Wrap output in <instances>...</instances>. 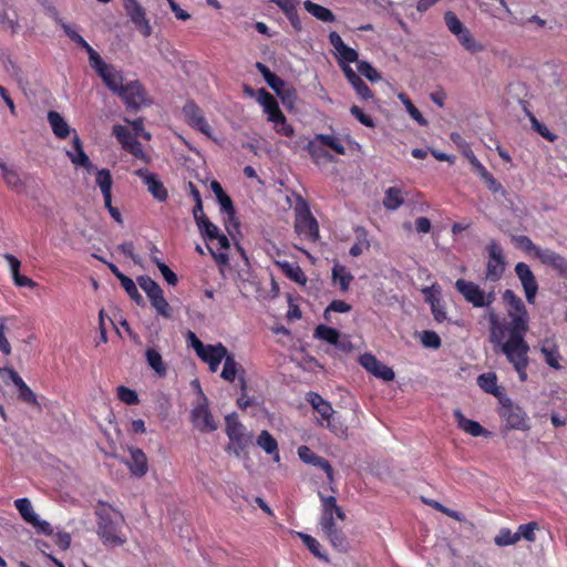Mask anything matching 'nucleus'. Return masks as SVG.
I'll return each instance as SVG.
<instances>
[{
	"label": "nucleus",
	"mask_w": 567,
	"mask_h": 567,
	"mask_svg": "<svg viewBox=\"0 0 567 567\" xmlns=\"http://www.w3.org/2000/svg\"><path fill=\"white\" fill-rule=\"evenodd\" d=\"M318 495L321 501L320 526L324 536L336 549L347 551L349 543L341 527L336 522L337 519L341 522L346 519L344 511L337 504L334 496H326L321 492Z\"/></svg>",
	"instance_id": "obj_1"
},
{
	"label": "nucleus",
	"mask_w": 567,
	"mask_h": 567,
	"mask_svg": "<svg viewBox=\"0 0 567 567\" xmlns=\"http://www.w3.org/2000/svg\"><path fill=\"white\" fill-rule=\"evenodd\" d=\"M527 331L528 327H524L523 322L508 326L506 337L491 342L494 352L503 353L513 367L523 365L524 362L529 361V346L525 340Z\"/></svg>",
	"instance_id": "obj_2"
},
{
	"label": "nucleus",
	"mask_w": 567,
	"mask_h": 567,
	"mask_svg": "<svg viewBox=\"0 0 567 567\" xmlns=\"http://www.w3.org/2000/svg\"><path fill=\"white\" fill-rule=\"evenodd\" d=\"M95 515L97 518V535L107 547L122 546L126 537L122 535L121 527L124 524V516L109 504L100 501Z\"/></svg>",
	"instance_id": "obj_3"
},
{
	"label": "nucleus",
	"mask_w": 567,
	"mask_h": 567,
	"mask_svg": "<svg viewBox=\"0 0 567 567\" xmlns=\"http://www.w3.org/2000/svg\"><path fill=\"white\" fill-rule=\"evenodd\" d=\"M444 22L447 30L454 37H456L457 41L465 51L471 54H477L485 50V45L474 38L472 32L465 27V24L453 11H446L444 13Z\"/></svg>",
	"instance_id": "obj_4"
},
{
	"label": "nucleus",
	"mask_w": 567,
	"mask_h": 567,
	"mask_svg": "<svg viewBox=\"0 0 567 567\" xmlns=\"http://www.w3.org/2000/svg\"><path fill=\"white\" fill-rule=\"evenodd\" d=\"M499 416L505 421L503 433L508 431L528 432L532 426L527 413L517 404H514L509 398L499 399Z\"/></svg>",
	"instance_id": "obj_5"
},
{
	"label": "nucleus",
	"mask_w": 567,
	"mask_h": 567,
	"mask_svg": "<svg viewBox=\"0 0 567 567\" xmlns=\"http://www.w3.org/2000/svg\"><path fill=\"white\" fill-rule=\"evenodd\" d=\"M455 288L475 308H488L496 300L494 288L485 291L473 281L457 279Z\"/></svg>",
	"instance_id": "obj_6"
},
{
	"label": "nucleus",
	"mask_w": 567,
	"mask_h": 567,
	"mask_svg": "<svg viewBox=\"0 0 567 567\" xmlns=\"http://www.w3.org/2000/svg\"><path fill=\"white\" fill-rule=\"evenodd\" d=\"M296 231L308 238L309 240L316 241L319 239V226L316 218L312 216L308 203L302 198L298 197L295 206Z\"/></svg>",
	"instance_id": "obj_7"
},
{
	"label": "nucleus",
	"mask_w": 567,
	"mask_h": 567,
	"mask_svg": "<svg viewBox=\"0 0 567 567\" xmlns=\"http://www.w3.org/2000/svg\"><path fill=\"white\" fill-rule=\"evenodd\" d=\"M136 280L141 289L148 297L152 307L157 311V313L164 318H169L172 316V308L164 298V292L159 285L150 276H140Z\"/></svg>",
	"instance_id": "obj_8"
},
{
	"label": "nucleus",
	"mask_w": 567,
	"mask_h": 567,
	"mask_svg": "<svg viewBox=\"0 0 567 567\" xmlns=\"http://www.w3.org/2000/svg\"><path fill=\"white\" fill-rule=\"evenodd\" d=\"M486 251L488 254V259L486 264L485 279L487 281L496 282L502 278L506 267L503 248L496 240L492 239L486 246Z\"/></svg>",
	"instance_id": "obj_9"
},
{
	"label": "nucleus",
	"mask_w": 567,
	"mask_h": 567,
	"mask_svg": "<svg viewBox=\"0 0 567 567\" xmlns=\"http://www.w3.org/2000/svg\"><path fill=\"white\" fill-rule=\"evenodd\" d=\"M226 433L229 440L236 445L234 453L236 456L252 442V434L247 433L245 426L238 421L236 413L229 414L225 419Z\"/></svg>",
	"instance_id": "obj_10"
},
{
	"label": "nucleus",
	"mask_w": 567,
	"mask_h": 567,
	"mask_svg": "<svg viewBox=\"0 0 567 567\" xmlns=\"http://www.w3.org/2000/svg\"><path fill=\"white\" fill-rule=\"evenodd\" d=\"M503 299L511 307L508 310V317L511 318L508 326L523 322L524 327H528V313L522 299L511 289L504 291Z\"/></svg>",
	"instance_id": "obj_11"
},
{
	"label": "nucleus",
	"mask_w": 567,
	"mask_h": 567,
	"mask_svg": "<svg viewBox=\"0 0 567 567\" xmlns=\"http://www.w3.org/2000/svg\"><path fill=\"white\" fill-rule=\"evenodd\" d=\"M514 270L524 289L527 302L533 305L538 291V284L535 275L525 262L516 264Z\"/></svg>",
	"instance_id": "obj_12"
},
{
	"label": "nucleus",
	"mask_w": 567,
	"mask_h": 567,
	"mask_svg": "<svg viewBox=\"0 0 567 567\" xmlns=\"http://www.w3.org/2000/svg\"><path fill=\"white\" fill-rule=\"evenodd\" d=\"M192 422L200 432H212L217 429V424L208 409V401L203 396V401L192 410Z\"/></svg>",
	"instance_id": "obj_13"
},
{
	"label": "nucleus",
	"mask_w": 567,
	"mask_h": 567,
	"mask_svg": "<svg viewBox=\"0 0 567 567\" xmlns=\"http://www.w3.org/2000/svg\"><path fill=\"white\" fill-rule=\"evenodd\" d=\"M1 374H7L10 381L18 389V398L24 403L31 404L33 406H40L37 394L29 388V385L22 380V378L18 374V372L11 367L0 368Z\"/></svg>",
	"instance_id": "obj_14"
},
{
	"label": "nucleus",
	"mask_w": 567,
	"mask_h": 567,
	"mask_svg": "<svg viewBox=\"0 0 567 567\" xmlns=\"http://www.w3.org/2000/svg\"><path fill=\"white\" fill-rule=\"evenodd\" d=\"M124 9L141 33L144 37H150L152 34V27L146 19L145 10L137 0H124Z\"/></svg>",
	"instance_id": "obj_15"
},
{
	"label": "nucleus",
	"mask_w": 567,
	"mask_h": 567,
	"mask_svg": "<svg viewBox=\"0 0 567 567\" xmlns=\"http://www.w3.org/2000/svg\"><path fill=\"white\" fill-rule=\"evenodd\" d=\"M117 95L123 99L127 109L133 111L140 110L145 101L144 89L138 81H132L124 84Z\"/></svg>",
	"instance_id": "obj_16"
},
{
	"label": "nucleus",
	"mask_w": 567,
	"mask_h": 567,
	"mask_svg": "<svg viewBox=\"0 0 567 567\" xmlns=\"http://www.w3.org/2000/svg\"><path fill=\"white\" fill-rule=\"evenodd\" d=\"M359 362L367 371L384 381H392L395 377L394 371L390 367L383 364L371 353L360 355Z\"/></svg>",
	"instance_id": "obj_17"
},
{
	"label": "nucleus",
	"mask_w": 567,
	"mask_h": 567,
	"mask_svg": "<svg viewBox=\"0 0 567 567\" xmlns=\"http://www.w3.org/2000/svg\"><path fill=\"white\" fill-rule=\"evenodd\" d=\"M537 259L543 265L550 266L559 277L567 280V259L550 249H544L537 251Z\"/></svg>",
	"instance_id": "obj_18"
},
{
	"label": "nucleus",
	"mask_w": 567,
	"mask_h": 567,
	"mask_svg": "<svg viewBox=\"0 0 567 567\" xmlns=\"http://www.w3.org/2000/svg\"><path fill=\"white\" fill-rule=\"evenodd\" d=\"M183 113L193 127L207 136L210 135V126L205 120L202 110L194 102H187L183 107Z\"/></svg>",
	"instance_id": "obj_19"
},
{
	"label": "nucleus",
	"mask_w": 567,
	"mask_h": 567,
	"mask_svg": "<svg viewBox=\"0 0 567 567\" xmlns=\"http://www.w3.org/2000/svg\"><path fill=\"white\" fill-rule=\"evenodd\" d=\"M135 174L141 177L144 184L147 186V190L159 202H164L167 198V190L163 183L153 173L147 169H137Z\"/></svg>",
	"instance_id": "obj_20"
},
{
	"label": "nucleus",
	"mask_w": 567,
	"mask_h": 567,
	"mask_svg": "<svg viewBox=\"0 0 567 567\" xmlns=\"http://www.w3.org/2000/svg\"><path fill=\"white\" fill-rule=\"evenodd\" d=\"M131 460L125 464L128 466L130 472L135 477H143L148 471L147 456L137 447H130Z\"/></svg>",
	"instance_id": "obj_21"
},
{
	"label": "nucleus",
	"mask_w": 567,
	"mask_h": 567,
	"mask_svg": "<svg viewBox=\"0 0 567 567\" xmlns=\"http://www.w3.org/2000/svg\"><path fill=\"white\" fill-rule=\"evenodd\" d=\"M257 101L262 105L265 113L268 114V121L279 120L282 122L284 113L279 109L276 99L264 87L258 90Z\"/></svg>",
	"instance_id": "obj_22"
},
{
	"label": "nucleus",
	"mask_w": 567,
	"mask_h": 567,
	"mask_svg": "<svg viewBox=\"0 0 567 567\" xmlns=\"http://www.w3.org/2000/svg\"><path fill=\"white\" fill-rule=\"evenodd\" d=\"M228 350L221 343L216 346L208 344L207 349L202 352V355H198L203 361L209 364V369L213 372H216L220 362L226 357Z\"/></svg>",
	"instance_id": "obj_23"
},
{
	"label": "nucleus",
	"mask_w": 567,
	"mask_h": 567,
	"mask_svg": "<svg viewBox=\"0 0 567 567\" xmlns=\"http://www.w3.org/2000/svg\"><path fill=\"white\" fill-rule=\"evenodd\" d=\"M454 416L457 421V426L467 434L474 437L489 435V432L486 431L478 422L465 417L461 410H455Z\"/></svg>",
	"instance_id": "obj_24"
},
{
	"label": "nucleus",
	"mask_w": 567,
	"mask_h": 567,
	"mask_svg": "<svg viewBox=\"0 0 567 567\" xmlns=\"http://www.w3.org/2000/svg\"><path fill=\"white\" fill-rule=\"evenodd\" d=\"M3 257L9 264L13 281L18 287L34 288L37 286V282L32 279L20 274L21 262L16 256L6 254Z\"/></svg>",
	"instance_id": "obj_25"
},
{
	"label": "nucleus",
	"mask_w": 567,
	"mask_h": 567,
	"mask_svg": "<svg viewBox=\"0 0 567 567\" xmlns=\"http://www.w3.org/2000/svg\"><path fill=\"white\" fill-rule=\"evenodd\" d=\"M486 316L489 321V342L497 340L501 337H506L508 322H502L496 311L491 308H486Z\"/></svg>",
	"instance_id": "obj_26"
},
{
	"label": "nucleus",
	"mask_w": 567,
	"mask_h": 567,
	"mask_svg": "<svg viewBox=\"0 0 567 567\" xmlns=\"http://www.w3.org/2000/svg\"><path fill=\"white\" fill-rule=\"evenodd\" d=\"M343 73L348 81L351 83L358 95L363 100H369L373 96L369 86L363 82V80L349 66H342Z\"/></svg>",
	"instance_id": "obj_27"
},
{
	"label": "nucleus",
	"mask_w": 567,
	"mask_h": 567,
	"mask_svg": "<svg viewBox=\"0 0 567 567\" xmlns=\"http://www.w3.org/2000/svg\"><path fill=\"white\" fill-rule=\"evenodd\" d=\"M99 75L102 78L104 84L115 94H118L121 89L124 86V78L122 73L113 65L106 68Z\"/></svg>",
	"instance_id": "obj_28"
},
{
	"label": "nucleus",
	"mask_w": 567,
	"mask_h": 567,
	"mask_svg": "<svg viewBox=\"0 0 567 567\" xmlns=\"http://www.w3.org/2000/svg\"><path fill=\"white\" fill-rule=\"evenodd\" d=\"M276 265L281 271L295 282L305 286L307 284V277L300 266L297 262H289L287 260H277Z\"/></svg>",
	"instance_id": "obj_29"
},
{
	"label": "nucleus",
	"mask_w": 567,
	"mask_h": 567,
	"mask_svg": "<svg viewBox=\"0 0 567 567\" xmlns=\"http://www.w3.org/2000/svg\"><path fill=\"white\" fill-rule=\"evenodd\" d=\"M0 168L2 171V177L6 182V184L12 188L14 192L21 194L25 189L24 182L20 177L19 173L14 169L9 167L7 164L0 161Z\"/></svg>",
	"instance_id": "obj_30"
},
{
	"label": "nucleus",
	"mask_w": 567,
	"mask_h": 567,
	"mask_svg": "<svg viewBox=\"0 0 567 567\" xmlns=\"http://www.w3.org/2000/svg\"><path fill=\"white\" fill-rule=\"evenodd\" d=\"M48 121L58 138H66L70 135L71 128L60 113L50 111L48 113Z\"/></svg>",
	"instance_id": "obj_31"
},
{
	"label": "nucleus",
	"mask_w": 567,
	"mask_h": 567,
	"mask_svg": "<svg viewBox=\"0 0 567 567\" xmlns=\"http://www.w3.org/2000/svg\"><path fill=\"white\" fill-rule=\"evenodd\" d=\"M146 361L150 368L158 375L164 378L167 374V365L163 362L161 353L155 348H148L145 352Z\"/></svg>",
	"instance_id": "obj_32"
},
{
	"label": "nucleus",
	"mask_w": 567,
	"mask_h": 567,
	"mask_svg": "<svg viewBox=\"0 0 567 567\" xmlns=\"http://www.w3.org/2000/svg\"><path fill=\"white\" fill-rule=\"evenodd\" d=\"M477 384L480 388L485 391L486 393H491L498 398H507L506 395H503L497 386V377L493 372L481 374L477 378Z\"/></svg>",
	"instance_id": "obj_33"
},
{
	"label": "nucleus",
	"mask_w": 567,
	"mask_h": 567,
	"mask_svg": "<svg viewBox=\"0 0 567 567\" xmlns=\"http://www.w3.org/2000/svg\"><path fill=\"white\" fill-rule=\"evenodd\" d=\"M257 445L262 449L267 454L275 455V461H279L278 443L276 439L267 431L264 430L257 437Z\"/></svg>",
	"instance_id": "obj_34"
},
{
	"label": "nucleus",
	"mask_w": 567,
	"mask_h": 567,
	"mask_svg": "<svg viewBox=\"0 0 567 567\" xmlns=\"http://www.w3.org/2000/svg\"><path fill=\"white\" fill-rule=\"evenodd\" d=\"M303 7L310 14L322 22H333L336 20V16L331 10L310 0H306Z\"/></svg>",
	"instance_id": "obj_35"
},
{
	"label": "nucleus",
	"mask_w": 567,
	"mask_h": 567,
	"mask_svg": "<svg viewBox=\"0 0 567 567\" xmlns=\"http://www.w3.org/2000/svg\"><path fill=\"white\" fill-rule=\"evenodd\" d=\"M298 456L306 464L313 465V466L319 467L321 470L323 468V466H326L329 463L328 460L317 455L307 445H301V446L298 447Z\"/></svg>",
	"instance_id": "obj_36"
},
{
	"label": "nucleus",
	"mask_w": 567,
	"mask_h": 567,
	"mask_svg": "<svg viewBox=\"0 0 567 567\" xmlns=\"http://www.w3.org/2000/svg\"><path fill=\"white\" fill-rule=\"evenodd\" d=\"M309 396V401L312 404L313 409L322 416V419L327 420L330 425V420L333 414L331 405L317 393L311 392Z\"/></svg>",
	"instance_id": "obj_37"
},
{
	"label": "nucleus",
	"mask_w": 567,
	"mask_h": 567,
	"mask_svg": "<svg viewBox=\"0 0 567 567\" xmlns=\"http://www.w3.org/2000/svg\"><path fill=\"white\" fill-rule=\"evenodd\" d=\"M224 361L221 378L226 381L233 382L236 375H239V372L244 373V370L241 369L240 364L236 362L234 355L227 353L224 358Z\"/></svg>",
	"instance_id": "obj_38"
},
{
	"label": "nucleus",
	"mask_w": 567,
	"mask_h": 567,
	"mask_svg": "<svg viewBox=\"0 0 567 567\" xmlns=\"http://www.w3.org/2000/svg\"><path fill=\"white\" fill-rule=\"evenodd\" d=\"M315 338L319 340H323L328 342L329 344L338 346L339 344V338L340 332L331 327H328L326 324H319L315 329L313 333Z\"/></svg>",
	"instance_id": "obj_39"
},
{
	"label": "nucleus",
	"mask_w": 567,
	"mask_h": 567,
	"mask_svg": "<svg viewBox=\"0 0 567 567\" xmlns=\"http://www.w3.org/2000/svg\"><path fill=\"white\" fill-rule=\"evenodd\" d=\"M271 89L280 97L284 105L287 107L293 106L297 100V92L291 85H288L284 80H281V85Z\"/></svg>",
	"instance_id": "obj_40"
},
{
	"label": "nucleus",
	"mask_w": 567,
	"mask_h": 567,
	"mask_svg": "<svg viewBox=\"0 0 567 567\" xmlns=\"http://www.w3.org/2000/svg\"><path fill=\"white\" fill-rule=\"evenodd\" d=\"M404 203V197L400 188L390 187L385 192L383 205L386 209L395 210Z\"/></svg>",
	"instance_id": "obj_41"
},
{
	"label": "nucleus",
	"mask_w": 567,
	"mask_h": 567,
	"mask_svg": "<svg viewBox=\"0 0 567 567\" xmlns=\"http://www.w3.org/2000/svg\"><path fill=\"white\" fill-rule=\"evenodd\" d=\"M332 279L334 282H339L340 289L342 291H347L351 280H353V276L347 270L344 266L334 265L332 268Z\"/></svg>",
	"instance_id": "obj_42"
},
{
	"label": "nucleus",
	"mask_w": 567,
	"mask_h": 567,
	"mask_svg": "<svg viewBox=\"0 0 567 567\" xmlns=\"http://www.w3.org/2000/svg\"><path fill=\"white\" fill-rule=\"evenodd\" d=\"M14 505L25 522L29 524L35 522L38 514L33 511L31 502L28 498H19L14 502Z\"/></svg>",
	"instance_id": "obj_43"
},
{
	"label": "nucleus",
	"mask_w": 567,
	"mask_h": 567,
	"mask_svg": "<svg viewBox=\"0 0 567 567\" xmlns=\"http://www.w3.org/2000/svg\"><path fill=\"white\" fill-rule=\"evenodd\" d=\"M217 200L220 205L221 212L228 216V220L225 223V225H226V229L228 230V233H230L229 225L231 223H234L235 226L237 225L235 223V213L236 212H235V207L233 205V200L226 193L223 196L218 197Z\"/></svg>",
	"instance_id": "obj_44"
},
{
	"label": "nucleus",
	"mask_w": 567,
	"mask_h": 567,
	"mask_svg": "<svg viewBox=\"0 0 567 567\" xmlns=\"http://www.w3.org/2000/svg\"><path fill=\"white\" fill-rule=\"evenodd\" d=\"M0 23L6 30H10L11 33H17L19 30L16 12H10L4 7L0 8Z\"/></svg>",
	"instance_id": "obj_45"
},
{
	"label": "nucleus",
	"mask_w": 567,
	"mask_h": 567,
	"mask_svg": "<svg viewBox=\"0 0 567 567\" xmlns=\"http://www.w3.org/2000/svg\"><path fill=\"white\" fill-rule=\"evenodd\" d=\"M400 101L404 104L406 112L410 114V116L415 120L420 125L426 126L429 122L424 118L422 113L414 106L412 101L408 97L406 94L400 93L398 95Z\"/></svg>",
	"instance_id": "obj_46"
},
{
	"label": "nucleus",
	"mask_w": 567,
	"mask_h": 567,
	"mask_svg": "<svg viewBox=\"0 0 567 567\" xmlns=\"http://www.w3.org/2000/svg\"><path fill=\"white\" fill-rule=\"evenodd\" d=\"M494 542L499 547L509 546L518 542V536L516 535V532L513 533L508 528H502L495 536Z\"/></svg>",
	"instance_id": "obj_47"
},
{
	"label": "nucleus",
	"mask_w": 567,
	"mask_h": 567,
	"mask_svg": "<svg viewBox=\"0 0 567 567\" xmlns=\"http://www.w3.org/2000/svg\"><path fill=\"white\" fill-rule=\"evenodd\" d=\"M512 241H514L518 247L525 249L527 252H534L535 257L537 258V251L544 250L543 248L536 246L529 237L525 235H513Z\"/></svg>",
	"instance_id": "obj_48"
},
{
	"label": "nucleus",
	"mask_w": 567,
	"mask_h": 567,
	"mask_svg": "<svg viewBox=\"0 0 567 567\" xmlns=\"http://www.w3.org/2000/svg\"><path fill=\"white\" fill-rule=\"evenodd\" d=\"M298 536L316 557L327 560V556L320 551V544L316 538L305 533H298Z\"/></svg>",
	"instance_id": "obj_49"
},
{
	"label": "nucleus",
	"mask_w": 567,
	"mask_h": 567,
	"mask_svg": "<svg viewBox=\"0 0 567 567\" xmlns=\"http://www.w3.org/2000/svg\"><path fill=\"white\" fill-rule=\"evenodd\" d=\"M66 155L69 156V158L71 159V162L73 164L80 165V166L86 168L89 172L94 168L89 156L85 154V152L83 150L75 151V153L68 151Z\"/></svg>",
	"instance_id": "obj_50"
},
{
	"label": "nucleus",
	"mask_w": 567,
	"mask_h": 567,
	"mask_svg": "<svg viewBox=\"0 0 567 567\" xmlns=\"http://www.w3.org/2000/svg\"><path fill=\"white\" fill-rule=\"evenodd\" d=\"M256 68L262 74L265 81L270 87H277L281 85V79L272 73L267 65L261 62H257Z\"/></svg>",
	"instance_id": "obj_51"
},
{
	"label": "nucleus",
	"mask_w": 567,
	"mask_h": 567,
	"mask_svg": "<svg viewBox=\"0 0 567 567\" xmlns=\"http://www.w3.org/2000/svg\"><path fill=\"white\" fill-rule=\"evenodd\" d=\"M153 262L157 266L168 285L175 286L177 284L178 278L176 274L166 264L162 262L157 257H153Z\"/></svg>",
	"instance_id": "obj_52"
},
{
	"label": "nucleus",
	"mask_w": 567,
	"mask_h": 567,
	"mask_svg": "<svg viewBox=\"0 0 567 567\" xmlns=\"http://www.w3.org/2000/svg\"><path fill=\"white\" fill-rule=\"evenodd\" d=\"M197 227L202 236L209 240H214L220 234L218 227L215 224H213L208 218L202 220V223L198 224Z\"/></svg>",
	"instance_id": "obj_53"
},
{
	"label": "nucleus",
	"mask_w": 567,
	"mask_h": 567,
	"mask_svg": "<svg viewBox=\"0 0 567 567\" xmlns=\"http://www.w3.org/2000/svg\"><path fill=\"white\" fill-rule=\"evenodd\" d=\"M317 140H319L323 145L332 148L338 154L343 155L346 153V148L342 143L332 135L319 134L317 135Z\"/></svg>",
	"instance_id": "obj_54"
},
{
	"label": "nucleus",
	"mask_w": 567,
	"mask_h": 567,
	"mask_svg": "<svg viewBox=\"0 0 567 567\" xmlns=\"http://www.w3.org/2000/svg\"><path fill=\"white\" fill-rule=\"evenodd\" d=\"M112 176L109 169L103 168L96 173V184L102 193H109L112 189Z\"/></svg>",
	"instance_id": "obj_55"
},
{
	"label": "nucleus",
	"mask_w": 567,
	"mask_h": 567,
	"mask_svg": "<svg viewBox=\"0 0 567 567\" xmlns=\"http://www.w3.org/2000/svg\"><path fill=\"white\" fill-rule=\"evenodd\" d=\"M113 134L116 136L118 142L122 144L123 148L128 146L130 143L136 138L135 136H133L131 134L130 130L123 125H114Z\"/></svg>",
	"instance_id": "obj_56"
},
{
	"label": "nucleus",
	"mask_w": 567,
	"mask_h": 567,
	"mask_svg": "<svg viewBox=\"0 0 567 567\" xmlns=\"http://www.w3.org/2000/svg\"><path fill=\"white\" fill-rule=\"evenodd\" d=\"M86 52L89 54L90 64L91 66L96 71L97 74L103 72L106 68H109L111 64H106L100 54L92 48L87 47Z\"/></svg>",
	"instance_id": "obj_57"
},
{
	"label": "nucleus",
	"mask_w": 567,
	"mask_h": 567,
	"mask_svg": "<svg viewBox=\"0 0 567 567\" xmlns=\"http://www.w3.org/2000/svg\"><path fill=\"white\" fill-rule=\"evenodd\" d=\"M538 529V524L535 522H530L528 524L520 525L516 532V535L518 536V540L520 538L526 539L527 542H534L535 540V530Z\"/></svg>",
	"instance_id": "obj_58"
},
{
	"label": "nucleus",
	"mask_w": 567,
	"mask_h": 567,
	"mask_svg": "<svg viewBox=\"0 0 567 567\" xmlns=\"http://www.w3.org/2000/svg\"><path fill=\"white\" fill-rule=\"evenodd\" d=\"M358 71L371 82H377L381 79L380 73L367 61L358 62Z\"/></svg>",
	"instance_id": "obj_59"
},
{
	"label": "nucleus",
	"mask_w": 567,
	"mask_h": 567,
	"mask_svg": "<svg viewBox=\"0 0 567 567\" xmlns=\"http://www.w3.org/2000/svg\"><path fill=\"white\" fill-rule=\"evenodd\" d=\"M117 396L122 402L130 405L138 403L137 393L124 385L117 388Z\"/></svg>",
	"instance_id": "obj_60"
},
{
	"label": "nucleus",
	"mask_w": 567,
	"mask_h": 567,
	"mask_svg": "<svg viewBox=\"0 0 567 567\" xmlns=\"http://www.w3.org/2000/svg\"><path fill=\"white\" fill-rule=\"evenodd\" d=\"M351 310V306L343 300H333L324 310L323 317L326 320H330L329 315L331 311L334 312H349Z\"/></svg>",
	"instance_id": "obj_61"
},
{
	"label": "nucleus",
	"mask_w": 567,
	"mask_h": 567,
	"mask_svg": "<svg viewBox=\"0 0 567 567\" xmlns=\"http://www.w3.org/2000/svg\"><path fill=\"white\" fill-rule=\"evenodd\" d=\"M421 342L425 348L437 349L441 346V339L434 331H423Z\"/></svg>",
	"instance_id": "obj_62"
},
{
	"label": "nucleus",
	"mask_w": 567,
	"mask_h": 567,
	"mask_svg": "<svg viewBox=\"0 0 567 567\" xmlns=\"http://www.w3.org/2000/svg\"><path fill=\"white\" fill-rule=\"evenodd\" d=\"M429 302L431 303L432 313L434 316V319L439 322H442L446 319V313L444 311L443 305L440 302L439 299H435L434 297L427 298Z\"/></svg>",
	"instance_id": "obj_63"
},
{
	"label": "nucleus",
	"mask_w": 567,
	"mask_h": 567,
	"mask_svg": "<svg viewBox=\"0 0 567 567\" xmlns=\"http://www.w3.org/2000/svg\"><path fill=\"white\" fill-rule=\"evenodd\" d=\"M117 249L125 256L130 257L134 264H136V265L142 264L141 257L137 256L136 254H134V244L132 241H126V243L121 244L117 247Z\"/></svg>",
	"instance_id": "obj_64"
}]
</instances>
